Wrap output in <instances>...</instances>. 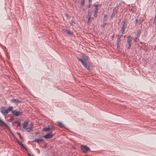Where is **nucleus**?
I'll list each match as a JSON object with an SVG mask.
<instances>
[{
    "label": "nucleus",
    "instance_id": "nucleus-1",
    "mask_svg": "<svg viewBox=\"0 0 156 156\" xmlns=\"http://www.w3.org/2000/svg\"><path fill=\"white\" fill-rule=\"evenodd\" d=\"M78 60L81 62L85 68L87 69L90 71H91L92 69V67L91 65L88 62V58L85 55H83L82 56V58H78Z\"/></svg>",
    "mask_w": 156,
    "mask_h": 156
},
{
    "label": "nucleus",
    "instance_id": "nucleus-2",
    "mask_svg": "<svg viewBox=\"0 0 156 156\" xmlns=\"http://www.w3.org/2000/svg\"><path fill=\"white\" fill-rule=\"evenodd\" d=\"M54 130V127L51 125H50L48 127L43 128L42 131L45 132H50V133H52L53 132V131Z\"/></svg>",
    "mask_w": 156,
    "mask_h": 156
},
{
    "label": "nucleus",
    "instance_id": "nucleus-3",
    "mask_svg": "<svg viewBox=\"0 0 156 156\" xmlns=\"http://www.w3.org/2000/svg\"><path fill=\"white\" fill-rule=\"evenodd\" d=\"M132 38L130 36H128L127 37V42L128 45L127 46L128 49H130L131 47Z\"/></svg>",
    "mask_w": 156,
    "mask_h": 156
},
{
    "label": "nucleus",
    "instance_id": "nucleus-4",
    "mask_svg": "<svg viewBox=\"0 0 156 156\" xmlns=\"http://www.w3.org/2000/svg\"><path fill=\"white\" fill-rule=\"evenodd\" d=\"M12 113L14 116H18L23 115V112H22L17 111V110H15L12 111Z\"/></svg>",
    "mask_w": 156,
    "mask_h": 156
},
{
    "label": "nucleus",
    "instance_id": "nucleus-5",
    "mask_svg": "<svg viewBox=\"0 0 156 156\" xmlns=\"http://www.w3.org/2000/svg\"><path fill=\"white\" fill-rule=\"evenodd\" d=\"M81 149L85 153H86L90 150V148L86 145H82Z\"/></svg>",
    "mask_w": 156,
    "mask_h": 156
},
{
    "label": "nucleus",
    "instance_id": "nucleus-6",
    "mask_svg": "<svg viewBox=\"0 0 156 156\" xmlns=\"http://www.w3.org/2000/svg\"><path fill=\"white\" fill-rule=\"evenodd\" d=\"M121 36H119V37L117 38V49L119 50L120 48L121 43Z\"/></svg>",
    "mask_w": 156,
    "mask_h": 156
},
{
    "label": "nucleus",
    "instance_id": "nucleus-7",
    "mask_svg": "<svg viewBox=\"0 0 156 156\" xmlns=\"http://www.w3.org/2000/svg\"><path fill=\"white\" fill-rule=\"evenodd\" d=\"M12 125L15 126H19L20 125V122L19 120H16L12 122Z\"/></svg>",
    "mask_w": 156,
    "mask_h": 156
},
{
    "label": "nucleus",
    "instance_id": "nucleus-8",
    "mask_svg": "<svg viewBox=\"0 0 156 156\" xmlns=\"http://www.w3.org/2000/svg\"><path fill=\"white\" fill-rule=\"evenodd\" d=\"M16 142L20 145V146L25 149L26 151H28V149L17 139H16Z\"/></svg>",
    "mask_w": 156,
    "mask_h": 156
},
{
    "label": "nucleus",
    "instance_id": "nucleus-9",
    "mask_svg": "<svg viewBox=\"0 0 156 156\" xmlns=\"http://www.w3.org/2000/svg\"><path fill=\"white\" fill-rule=\"evenodd\" d=\"M141 34V31L140 30H137V33L135 41H138L139 40V38Z\"/></svg>",
    "mask_w": 156,
    "mask_h": 156
},
{
    "label": "nucleus",
    "instance_id": "nucleus-10",
    "mask_svg": "<svg viewBox=\"0 0 156 156\" xmlns=\"http://www.w3.org/2000/svg\"><path fill=\"white\" fill-rule=\"evenodd\" d=\"M11 101L12 103H14L16 104L21 103L22 102V101H21L19 100L18 99H12L11 100Z\"/></svg>",
    "mask_w": 156,
    "mask_h": 156
},
{
    "label": "nucleus",
    "instance_id": "nucleus-11",
    "mask_svg": "<svg viewBox=\"0 0 156 156\" xmlns=\"http://www.w3.org/2000/svg\"><path fill=\"white\" fill-rule=\"evenodd\" d=\"M43 141V140L42 139H35L32 141V142H37L38 144H40L41 142H42Z\"/></svg>",
    "mask_w": 156,
    "mask_h": 156
},
{
    "label": "nucleus",
    "instance_id": "nucleus-12",
    "mask_svg": "<svg viewBox=\"0 0 156 156\" xmlns=\"http://www.w3.org/2000/svg\"><path fill=\"white\" fill-rule=\"evenodd\" d=\"M53 136V135L49 133H48L47 134L44 135L43 136L44 137L45 139H50L51 138H52Z\"/></svg>",
    "mask_w": 156,
    "mask_h": 156
},
{
    "label": "nucleus",
    "instance_id": "nucleus-13",
    "mask_svg": "<svg viewBox=\"0 0 156 156\" xmlns=\"http://www.w3.org/2000/svg\"><path fill=\"white\" fill-rule=\"evenodd\" d=\"M127 20H126V19L123 22V24L122 25V27L126 28H127Z\"/></svg>",
    "mask_w": 156,
    "mask_h": 156
},
{
    "label": "nucleus",
    "instance_id": "nucleus-14",
    "mask_svg": "<svg viewBox=\"0 0 156 156\" xmlns=\"http://www.w3.org/2000/svg\"><path fill=\"white\" fill-rule=\"evenodd\" d=\"M57 125L62 128H66L65 126L61 122H57Z\"/></svg>",
    "mask_w": 156,
    "mask_h": 156
},
{
    "label": "nucleus",
    "instance_id": "nucleus-15",
    "mask_svg": "<svg viewBox=\"0 0 156 156\" xmlns=\"http://www.w3.org/2000/svg\"><path fill=\"white\" fill-rule=\"evenodd\" d=\"M28 122L25 121L23 124V128L26 129L28 124Z\"/></svg>",
    "mask_w": 156,
    "mask_h": 156
},
{
    "label": "nucleus",
    "instance_id": "nucleus-16",
    "mask_svg": "<svg viewBox=\"0 0 156 156\" xmlns=\"http://www.w3.org/2000/svg\"><path fill=\"white\" fill-rule=\"evenodd\" d=\"M88 23H90V20L91 18V12H90V14L89 13V11H88Z\"/></svg>",
    "mask_w": 156,
    "mask_h": 156
},
{
    "label": "nucleus",
    "instance_id": "nucleus-17",
    "mask_svg": "<svg viewBox=\"0 0 156 156\" xmlns=\"http://www.w3.org/2000/svg\"><path fill=\"white\" fill-rule=\"evenodd\" d=\"M119 8V6L118 5H117L115 6V7L114 8V9H113V11L114 12H117V11H118Z\"/></svg>",
    "mask_w": 156,
    "mask_h": 156
},
{
    "label": "nucleus",
    "instance_id": "nucleus-18",
    "mask_svg": "<svg viewBox=\"0 0 156 156\" xmlns=\"http://www.w3.org/2000/svg\"><path fill=\"white\" fill-rule=\"evenodd\" d=\"M117 14V12H114V11L113 12L110 18L111 19H112L113 17H114L115 16L116 14Z\"/></svg>",
    "mask_w": 156,
    "mask_h": 156
},
{
    "label": "nucleus",
    "instance_id": "nucleus-19",
    "mask_svg": "<svg viewBox=\"0 0 156 156\" xmlns=\"http://www.w3.org/2000/svg\"><path fill=\"white\" fill-rule=\"evenodd\" d=\"M33 127L31 126H30L29 128H27L26 129L27 131L28 132H30L31 131H32V130Z\"/></svg>",
    "mask_w": 156,
    "mask_h": 156
},
{
    "label": "nucleus",
    "instance_id": "nucleus-20",
    "mask_svg": "<svg viewBox=\"0 0 156 156\" xmlns=\"http://www.w3.org/2000/svg\"><path fill=\"white\" fill-rule=\"evenodd\" d=\"M64 31L68 34H69V35H72L73 34V32H71L69 30H64Z\"/></svg>",
    "mask_w": 156,
    "mask_h": 156
},
{
    "label": "nucleus",
    "instance_id": "nucleus-21",
    "mask_svg": "<svg viewBox=\"0 0 156 156\" xmlns=\"http://www.w3.org/2000/svg\"><path fill=\"white\" fill-rule=\"evenodd\" d=\"M107 20V15L105 14L104 17L103 22H106Z\"/></svg>",
    "mask_w": 156,
    "mask_h": 156
},
{
    "label": "nucleus",
    "instance_id": "nucleus-22",
    "mask_svg": "<svg viewBox=\"0 0 156 156\" xmlns=\"http://www.w3.org/2000/svg\"><path fill=\"white\" fill-rule=\"evenodd\" d=\"M94 5V6L95 11H98V5H97V4H95V5Z\"/></svg>",
    "mask_w": 156,
    "mask_h": 156
},
{
    "label": "nucleus",
    "instance_id": "nucleus-23",
    "mask_svg": "<svg viewBox=\"0 0 156 156\" xmlns=\"http://www.w3.org/2000/svg\"><path fill=\"white\" fill-rule=\"evenodd\" d=\"M2 113L3 115L4 116H6L8 114L7 112V111H6V110H4V111H3Z\"/></svg>",
    "mask_w": 156,
    "mask_h": 156
},
{
    "label": "nucleus",
    "instance_id": "nucleus-24",
    "mask_svg": "<svg viewBox=\"0 0 156 156\" xmlns=\"http://www.w3.org/2000/svg\"><path fill=\"white\" fill-rule=\"evenodd\" d=\"M5 108L4 107H2L0 108V111L1 113H2L3 111L5 110Z\"/></svg>",
    "mask_w": 156,
    "mask_h": 156
},
{
    "label": "nucleus",
    "instance_id": "nucleus-25",
    "mask_svg": "<svg viewBox=\"0 0 156 156\" xmlns=\"http://www.w3.org/2000/svg\"><path fill=\"white\" fill-rule=\"evenodd\" d=\"M126 29V28H123V27H122V32H121V33H122V34L121 35V36H122V34H123L125 33V30Z\"/></svg>",
    "mask_w": 156,
    "mask_h": 156
},
{
    "label": "nucleus",
    "instance_id": "nucleus-26",
    "mask_svg": "<svg viewBox=\"0 0 156 156\" xmlns=\"http://www.w3.org/2000/svg\"><path fill=\"white\" fill-rule=\"evenodd\" d=\"M8 110L9 111H11L12 112V111H14V110H13V107L12 106H10L8 108Z\"/></svg>",
    "mask_w": 156,
    "mask_h": 156
},
{
    "label": "nucleus",
    "instance_id": "nucleus-27",
    "mask_svg": "<svg viewBox=\"0 0 156 156\" xmlns=\"http://www.w3.org/2000/svg\"><path fill=\"white\" fill-rule=\"evenodd\" d=\"M141 22H140L139 20H138L137 19L135 21V24H136L137 23H139L140 24Z\"/></svg>",
    "mask_w": 156,
    "mask_h": 156
},
{
    "label": "nucleus",
    "instance_id": "nucleus-28",
    "mask_svg": "<svg viewBox=\"0 0 156 156\" xmlns=\"http://www.w3.org/2000/svg\"><path fill=\"white\" fill-rule=\"evenodd\" d=\"M98 11H94V16L95 17H96L97 16V13Z\"/></svg>",
    "mask_w": 156,
    "mask_h": 156
},
{
    "label": "nucleus",
    "instance_id": "nucleus-29",
    "mask_svg": "<svg viewBox=\"0 0 156 156\" xmlns=\"http://www.w3.org/2000/svg\"><path fill=\"white\" fill-rule=\"evenodd\" d=\"M81 4L82 5V6H83L84 4V1L85 0H81Z\"/></svg>",
    "mask_w": 156,
    "mask_h": 156
},
{
    "label": "nucleus",
    "instance_id": "nucleus-30",
    "mask_svg": "<svg viewBox=\"0 0 156 156\" xmlns=\"http://www.w3.org/2000/svg\"><path fill=\"white\" fill-rule=\"evenodd\" d=\"M103 22V27H105L106 26V22Z\"/></svg>",
    "mask_w": 156,
    "mask_h": 156
},
{
    "label": "nucleus",
    "instance_id": "nucleus-31",
    "mask_svg": "<svg viewBox=\"0 0 156 156\" xmlns=\"http://www.w3.org/2000/svg\"><path fill=\"white\" fill-rule=\"evenodd\" d=\"M154 24L156 25V18H155L154 19Z\"/></svg>",
    "mask_w": 156,
    "mask_h": 156
},
{
    "label": "nucleus",
    "instance_id": "nucleus-32",
    "mask_svg": "<svg viewBox=\"0 0 156 156\" xmlns=\"http://www.w3.org/2000/svg\"><path fill=\"white\" fill-rule=\"evenodd\" d=\"M91 2H91L90 3L89 2V6H88L89 8H90L91 7Z\"/></svg>",
    "mask_w": 156,
    "mask_h": 156
},
{
    "label": "nucleus",
    "instance_id": "nucleus-33",
    "mask_svg": "<svg viewBox=\"0 0 156 156\" xmlns=\"http://www.w3.org/2000/svg\"><path fill=\"white\" fill-rule=\"evenodd\" d=\"M6 111H7V114L9 112V111L8 110V108L6 110Z\"/></svg>",
    "mask_w": 156,
    "mask_h": 156
},
{
    "label": "nucleus",
    "instance_id": "nucleus-34",
    "mask_svg": "<svg viewBox=\"0 0 156 156\" xmlns=\"http://www.w3.org/2000/svg\"><path fill=\"white\" fill-rule=\"evenodd\" d=\"M89 2L90 3L91 2H92V0H88Z\"/></svg>",
    "mask_w": 156,
    "mask_h": 156
},
{
    "label": "nucleus",
    "instance_id": "nucleus-35",
    "mask_svg": "<svg viewBox=\"0 0 156 156\" xmlns=\"http://www.w3.org/2000/svg\"><path fill=\"white\" fill-rule=\"evenodd\" d=\"M72 23H75L73 20H72Z\"/></svg>",
    "mask_w": 156,
    "mask_h": 156
},
{
    "label": "nucleus",
    "instance_id": "nucleus-36",
    "mask_svg": "<svg viewBox=\"0 0 156 156\" xmlns=\"http://www.w3.org/2000/svg\"><path fill=\"white\" fill-rule=\"evenodd\" d=\"M18 135L20 136H21V135H20V134L19 133H18Z\"/></svg>",
    "mask_w": 156,
    "mask_h": 156
},
{
    "label": "nucleus",
    "instance_id": "nucleus-37",
    "mask_svg": "<svg viewBox=\"0 0 156 156\" xmlns=\"http://www.w3.org/2000/svg\"><path fill=\"white\" fill-rule=\"evenodd\" d=\"M154 49L156 50V46L154 47Z\"/></svg>",
    "mask_w": 156,
    "mask_h": 156
},
{
    "label": "nucleus",
    "instance_id": "nucleus-38",
    "mask_svg": "<svg viewBox=\"0 0 156 156\" xmlns=\"http://www.w3.org/2000/svg\"><path fill=\"white\" fill-rule=\"evenodd\" d=\"M21 130H22V131H24V130H23V129H21Z\"/></svg>",
    "mask_w": 156,
    "mask_h": 156
},
{
    "label": "nucleus",
    "instance_id": "nucleus-39",
    "mask_svg": "<svg viewBox=\"0 0 156 156\" xmlns=\"http://www.w3.org/2000/svg\"><path fill=\"white\" fill-rule=\"evenodd\" d=\"M154 18H156V15H155V17H154Z\"/></svg>",
    "mask_w": 156,
    "mask_h": 156
}]
</instances>
